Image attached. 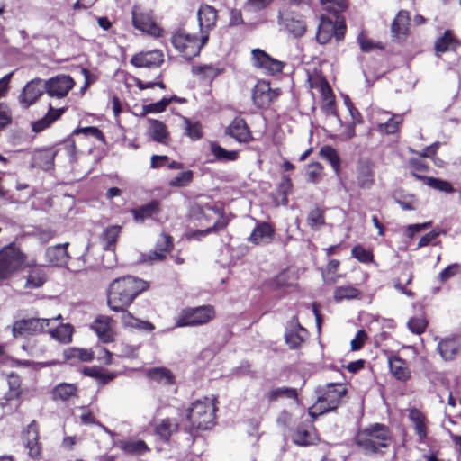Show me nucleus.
Wrapping results in <instances>:
<instances>
[{
	"label": "nucleus",
	"mask_w": 461,
	"mask_h": 461,
	"mask_svg": "<svg viewBox=\"0 0 461 461\" xmlns=\"http://www.w3.org/2000/svg\"><path fill=\"white\" fill-rule=\"evenodd\" d=\"M339 261L337 259H331L327 265V275H323L324 281L328 284H334L337 282L339 276H334L333 274L338 270Z\"/></svg>",
	"instance_id": "57"
},
{
	"label": "nucleus",
	"mask_w": 461,
	"mask_h": 461,
	"mask_svg": "<svg viewBox=\"0 0 461 461\" xmlns=\"http://www.w3.org/2000/svg\"><path fill=\"white\" fill-rule=\"evenodd\" d=\"M409 420L412 422L414 430L422 442L427 438V426L425 415L417 409H411L408 414Z\"/></svg>",
	"instance_id": "26"
},
{
	"label": "nucleus",
	"mask_w": 461,
	"mask_h": 461,
	"mask_svg": "<svg viewBox=\"0 0 461 461\" xmlns=\"http://www.w3.org/2000/svg\"><path fill=\"white\" fill-rule=\"evenodd\" d=\"M320 155L330 164L335 174L339 176L340 170V158L336 149L331 146H324L321 149Z\"/></svg>",
	"instance_id": "42"
},
{
	"label": "nucleus",
	"mask_w": 461,
	"mask_h": 461,
	"mask_svg": "<svg viewBox=\"0 0 461 461\" xmlns=\"http://www.w3.org/2000/svg\"><path fill=\"white\" fill-rule=\"evenodd\" d=\"M39 439V426L32 420L23 431V441L28 456L35 460L41 457L42 446Z\"/></svg>",
	"instance_id": "13"
},
{
	"label": "nucleus",
	"mask_w": 461,
	"mask_h": 461,
	"mask_svg": "<svg viewBox=\"0 0 461 461\" xmlns=\"http://www.w3.org/2000/svg\"><path fill=\"white\" fill-rule=\"evenodd\" d=\"M208 34H202L200 38L187 32L185 29H178L171 38L175 49L185 59H192L197 56L202 47L208 41Z\"/></svg>",
	"instance_id": "6"
},
{
	"label": "nucleus",
	"mask_w": 461,
	"mask_h": 461,
	"mask_svg": "<svg viewBox=\"0 0 461 461\" xmlns=\"http://www.w3.org/2000/svg\"><path fill=\"white\" fill-rule=\"evenodd\" d=\"M67 359H79L83 362L91 361L94 358V352L85 348H70L65 352Z\"/></svg>",
	"instance_id": "48"
},
{
	"label": "nucleus",
	"mask_w": 461,
	"mask_h": 461,
	"mask_svg": "<svg viewBox=\"0 0 461 461\" xmlns=\"http://www.w3.org/2000/svg\"><path fill=\"white\" fill-rule=\"evenodd\" d=\"M336 31V24H334V22H332L330 19L326 17H321L320 24L317 32V41L321 44H325L328 42L331 37L333 36V33Z\"/></svg>",
	"instance_id": "34"
},
{
	"label": "nucleus",
	"mask_w": 461,
	"mask_h": 461,
	"mask_svg": "<svg viewBox=\"0 0 461 461\" xmlns=\"http://www.w3.org/2000/svg\"><path fill=\"white\" fill-rule=\"evenodd\" d=\"M172 248V238L165 233L161 234L160 239L157 242L155 250L149 256L150 260H162Z\"/></svg>",
	"instance_id": "35"
},
{
	"label": "nucleus",
	"mask_w": 461,
	"mask_h": 461,
	"mask_svg": "<svg viewBox=\"0 0 461 461\" xmlns=\"http://www.w3.org/2000/svg\"><path fill=\"white\" fill-rule=\"evenodd\" d=\"M357 41L360 45L361 50L364 52H369L375 48H382L379 43H375L372 40L368 39L363 32L357 36Z\"/></svg>",
	"instance_id": "60"
},
{
	"label": "nucleus",
	"mask_w": 461,
	"mask_h": 461,
	"mask_svg": "<svg viewBox=\"0 0 461 461\" xmlns=\"http://www.w3.org/2000/svg\"><path fill=\"white\" fill-rule=\"evenodd\" d=\"M185 134L193 140H197L203 136L202 125L199 122H193L184 118Z\"/></svg>",
	"instance_id": "47"
},
{
	"label": "nucleus",
	"mask_w": 461,
	"mask_h": 461,
	"mask_svg": "<svg viewBox=\"0 0 461 461\" xmlns=\"http://www.w3.org/2000/svg\"><path fill=\"white\" fill-rule=\"evenodd\" d=\"M357 185L362 189H369L374 184V172L368 162H360L357 167Z\"/></svg>",
	"instance_id": "24"
},
{
	"label": "nucleus",
	"mask_w": 461,
	"mask_h": 461,
	"mask_svg": "<svg viewBox=\"0 0 461 461\" xmlns=\"http://www.w3.org/2000/svg\"><path fill=\"white\" fill-rule=\"evenodd\" d=\"M294 278L290 275L289 271H283L273 278L270 283L272 288H282L289 286L293 284Z\"/></svg>",
	"instance_id": "53"
},
{
	"label": "nucleus",
	"mask_w": 461,
	"mask_h": 461,
	"mask_svg": "<svg viewBox=\"0 0 461 461\" xmlns=\"http://www.w3.org/2000/svg\"><path fill=\"white\" fill-rule=\"evenodd\" d=\"M44 91L46 92L44 81L41 78H34L24 86L19 95V102L23 107L28 108L37 102Z\"/></svg>",
	"instance_id": "16"
},
{
	"label": "nucleus",
	"mask_w": 461,
	"mask_h": 461,
	"mask_svg": "<svg viewBox=\"0 0 461 461\" xmlns=\"http://www.w3.org/2000/svg\"><path fill=\"white\" fill-rule=\"evenodd\" d=\"M221 217V212L212 206L205 205H194L191 210L190 220L198 226L205 227L203 230H189L186 232V238L188 240H201L206 236L212 230H216L224 228L225 222H220Z\"/></svg>",
	"instance_id": "2"
},
{
	"label": "nucleus",
	"mask_w": 461,
	"mask_h": 461,
	"mask_svg": "<svg viewBox=\"0 0 461 461\" xmlns=\"http://www.w3.org/2000/svg\"><path fill=\"white\" fill-rule=\"evenodd\" d=\"M268 397L270 400H276L280 397L297 400V393L294 388L281 387L272 390L269 393Z\"/></svg>",
	"instance_id": "55"
},
{
	"label": "nucleus",
	"mask_w": 461,
	"mask_h": 461,
	"mask_svg": "<svg viewBox=\"0 0 461 461\" xmlns=\"http://www.w3.org/2000/svg\"><path fill=\"white\" fill-rule=\"evenodd\" d=\"M410 16L407 11H400L393 20L391 31L393 37L399 38L406 35L409 30Z\"/></svg>",
	"instance_id": "33"
},
{
	"label": "nucleus",
	"mask_w": 461,
	"mask_h": 461,
	"mask_svg": "<svg viewBox=\"0 0 461 461\" xmlns=\"http://www.w3.org/2000/svg\"><path fill=\"white\" fill-rule=\"evenodd\" d=\"M24 262V254L14 244L4 247L0 250V280L8 278L19 270Z\"/></svg>",
	"instance_id": "7"
},
{
	"label": "nucleus",
	"mask_w": 461,
	"mask_h": 461,
	"mask_svg": "<svg viewBox=\"0 0 461 461\" xmlns=\"http://www.w3.org/2000/svg\"><path fill=\"white\" fill-rule=\"evenodd\" d=\"M177 423L171 419H163L156 425V433L164 440H167L169 437L177 430Z\"/></svg>",
	"instance_id": "40"
},
{
	"label": "nucleus",
	"mask_w": 461,
	"mask_h": 461,
	"mask_svg": "<svg viewBox=\"0 0 461 461\" xmlns=\"http://www.w3.org/2000/svg\"><path fill=\"white\" fill-rule=\"evenodd\" d=\"M50 333L56 340L67 344L71 341L73 327L70 324H61L57 328H49Z\"/></svg>",
	"instance_id": "41"
},
{
	"label": "nucleus",
	"mask_w": 461,
	"mask_h": 461,
	"mask_svg": "<svg viewBox=\"0 0 461 461\" xmlns=\"http://www.w3.org/2000/svg\"><path fill=\"white\" fill-rule=\"evenodd\" d=\"M193 73L206 78H213L219 74V69L212 65L196 66L193 68Z\"/></svg>",
	"instance_id": "58"
},
{
	"label": "nucleus",
	"mask_w": 461,
	"mask_h": 461,
	"mask_svg": "<svg viewBox=\"0 0 461 461\" xmlns=\"http://www.w3.org/2000/svg\"><path fill=\"white\" fill-rule=\"evenodd\" d=\"M253 65L263 69L265 73L275 75L283 70L285 63L271 58L260 49H254L251 51Z\"/></svg>",
	"instance_id": "14"
},
{
	"label": "nucleus",
	"mask_w": 461,
	"mask_h": 461,
	"mask_svg": "<svg viewBox=\"0 0 461 461\" xmlns=\"http://www.w3.org/2000/svg\"><path fill=\"white\" fill-rule=\"evenodd\" d=\"M356 441L366 454H373L379 452L381 447H386L391 438L387 428L376 423L359 432Z\"/></svg>",
	"instance_id": "4"
},
{
	"label": "nucleus",
	"mask_w": 461,
	"mask_h": 461,
	"mask_svg": "<svg viewBox=\"0 0 461 461\" xmlns=\"http://www.w3.org/2000/svg\"><path fill=\"white\" fill-rule=\"evenodd\" d=\"M67 247L68 243L48 248L46 250L48 261L59 266L65 264L68 258Z\"/></svg>",
	"instance_id": "32"
},
{
	"label": "nucleus",
	"mask_w": 461,
	"mask_h": 461,
	"mask_svg": "<svg viewBox=\"0 0 461 461\" xmlns=\"http://www.w3.org/2000/svg\"><path fill=\"white\" fill-rule=\"evenodd\" d=\"M225 134L233 138L239 143H249L253 140L251 131L241 117H235L226 127Z\"/></svg>",
	"instance_id": "18"
},
{
	"label": "nucleus",
	"mask_w": 461,
	"mask_h": 461,
	"mask_svg": "<svg viewBox=\"0 0 461 461\" xmlns=\"http://www.w3.org/2000/svg\"><path fill=\"white\" fill-rule=\"evenodd\" d=\"M7 384L9 391L6 393L5 399L7 401L17 399L21 394V379L18 375L11 373L7 375Z\"/></svg>",
	"instance_id": "45"
},
{
	"label": "nucleus",
	"mask_w": 461,
	"mask_h": 461,
	"mask_svg": "<svg viewBox=\"0 0 461 461\" xmlns=\"http://www.w3.org/2000/svg\"><path fill=\"white\" fill-rule=\"evenodd\" d=\"M164 61V55L160 50L140 52L132 56L131 63L136 68H158Z\"/></svg>",
	"instance_id": "19"
},
{
	"label": "nucleus",
	"mask_w": 461,
	"mask_h": 461,
	"mask_svg": "<svg viewBox=\"0 0 461 461\" xmlns=\"http://www.w3.org/2000/svg\"><path fill=\"white\" fill-rule=\"evenodd\" d=\"M79 133H83L85 135H90V136H93L94 138H95L96 140H104V135H103L102 131L96 127L89 126V127L77 128L73 131V134H75V135H77Z\"/></svg>",
	"instance_id": "63"
},
{
	"label": "nucleus",
	"mask_w": 461,
	"mask_h": 461,
	"mask_svg": "<svg viewBox=\"0 0 461 461\" xmlns=\"http://www.w3.org/2000/svg\"><path fill=\"white\" fill-rule=\"evenodd\" d=\"M322 167L320 163L310 164L307 169L308 181L316 183L321 179Z\"/></svg>",
	"instance_id": "61"
},
{
	"label": "nucleus",
	"mask_w": 461,
	"mask_h": 461,
	"mask_svg": "<svg viewBox=\"0 0 461 461\" xmlns=\"http://www.w3.org/2000/svg\"><path fill=\"white\" fill-rule=\"evenodd\" d=\"M351 252L352 256L360 262L367 263L373 259V254L362 246H355Z\"/></svg>",
	"instance_id": "59"
},
{
	"label": "nucleus",
	"mask_w": 461,
	"mask_h": 461,
	"mask_svg": "<svg viewBox=\"0 0 461 461\" xmlns=\"http://www.w3.org/2000/svg\"><path fill=\"white\" fill-rule=\"evenodd\" d=\"M424 179H425V184L433 189H436V190H438V191H441V192H444L447 194H451V193L455 192L453 186L447 181L435 178V177H425Z\"/></svg>",
	"instance_id": "51"
},
{
	"label": "nucleus",
	"mask_w": 461,
	"mask_h": 461,
	"mask_svg": "<svg viewBox=\"0 0 461 461\" xmlns=\"http://www.w3.org/2000/svg\"><path fill=\"white\" fill-rule=\"evenodd\" d=\"M293 442L298 446L306 447L313 445L318 441L317 435L312 429H306L303 427H299L293 433Z\"/></svg>",
	"instance_id": "28"
},
{
	"label": "nucleus",
	"mask_w": 461,
	"mask_h": 461,
	"mask_svg": "<svg viewBox=\"0 0 461 461\" xmlns=\"http://www.w3.org/2000/svg\"><path fill=\"white\" fill-rule=\"evenodd\" d=\"M199 26L202 34H208L216 23L217 13L216 10L210 5H202L197 13Z\"/></svg>",
	"instance_id": "20"
},
{
	"label": "nucleus",
	"mask_w": 461,
	"mask_h": 461,
	"mask_svg": "<svg viewBox=\"0 0 461 461\" xmlns=\"http://www.w3.org/2000/svg\"><path fill=\"white\" fill-rule=\"evenodd\" d=\"M459 270V265L455 263L452 265L447 266L444 270H442L439 275L438 278L441 282H445L448 280L449 278L453 277L456 275V273Z\"/></svg>",
	"instance_id": "64"
},
{
	"label": "nucleus",
	"mask_w": 461,
	"mask_h": 461,
	"mask_svg": "<svg viewBox=\"0 0 461 461\" xmlns=\"http://www.w3.org/2000/svg\"><path fill=\"white\" fill-rule=\"evenodd\" d=\"M159 211V203L158 201H152L148 204L140 206L131 211L134 219L137 221H143L154 214H157Z\"/></svg>",
	"instance_id": "37"
},
{
	"label": "nucleus",
	"mask_w": 461,
	"mask_h": 461,
	"mask_svg": "<svg viewBox=\"0 0 461 461\" xmlns=\"http://www.w3.org/2000/svg\"><path fill=\"white\" fill-rule=\"evenodd\" d=\"M427 322L423 318H411L408 321L410 330L415 334H421L425 330Z\"/></svg>",
	"instance_id": "62"
},
{
	"label": "nucleus",
	"mask_w": 461,
	"mask_h": 461,
	"mask_svg": "<svg viewBox=\"0 0 461 461\" xmlns=\"http://www.w3.org/2000/svg\"><path fill=\"white\" fill-rule=\"evenodd\" d=\"M148 288V283L131 276L113 280L107 291V304L112 311H123Z\"/></svg>",
	"instance_id": "1"
},
{
	"label": "nucleus",
	"mask_w": 461,
	"mask_h": 461,
	"mask_svg": "<svg viewBox=\"0 0 461 461\" xmlns=\"http://www.w3.org/2000/svg\"><path fill=\"white\" fill-rule=\"evenodd\" d=\"M113 445L118 447L124 453L130 455H142L149 451V447L143 440H113Z\"/></svg>",
	"instance_id": "27"
},
{
	"label": "nucleus",
	"mask_w": 461,
	"mask_h": 461,
	"mask_svg": "<svg viewBox=\"0 0 461 461\" xmlns=\"http://www.w3.org/2000/svg\"><path fill=\"white\" fill-rule=\"evenodd\" d=\"M131 14L134 28L153 37L161 36L162 29L155 23L150 11L144 10L140 6H134Z\"/></svg>",
	"instance_id": "10"
},
{
	"label": "nucleus",
	"mask_w": 461,
	"mask_h": 461,
	"mask_svg": "<svg viewBox=\"0 0 461 461\" xmlns=\"http://www.w3.org/2000/svg\"><path fill=\"white\" fill-rule=\"evenodd\" d=\"M67 110V107L59 109L53 108L51 105L49 108L47 114L41 119L36 121L32 124V130L35 132H40L48 128L51 123L58 120Z\"/></svg>",
	"instance_id": "25"
},
{
	"label": "nucleus",
	"mask_w": 461,
	"mask_h": 461,
	"mask_svg": "<svg viewBox=\"0 0 461 461\" xmlns=\"http://www.w3.org/2000/svg\"><path fill=\"white\" fill-rule=\"evenodd\" d=\"M149 134L152 140L163 144H166L169 139L166 125L156 120L150 122Z\"/></svg>",
	"instance_id": "39"
},
{
	"label": "nucleus",
	"mask_w": 461,
	"mask_h": 461,
	"mask_svg": "<svg viewBox=\"0 0 461 461\" xmlns=\"http://www.w3.org/2000/svg\"><path fill=\"white\" fill-rule=\"evenodd\" d=\"M114 326L115 322L111 317L99 315L93 321L90 328L103 343H110L114 339Z\"/></svg>",
	"instance_id": "17"
},
{
	"label": "nucleus",
	"mask_w": 461,
	"mask_h": 461,
	"mask_svg": "<svg viewBox=\"0 0 461 461\" xmlns=\"http://www.w3.org/2000/svg\"><path fill=\"white\" fill-rule=\"evenodd\" d=\"M389 367L392 375L399 381H406L411 376L407 364L398 357L389 358Z\"/></svg>",
	"instance_id": "31"
},
{
	"label": "nucleus",
	"mask_w": 461,
	"mask_h": 461,
	"mask_svg": "<svg viewBox=\"0 0 461 461\" xmlns=\"http://www.w3.org/2000/svg\"><path fill=\"white\" fill-rule=\"evenodd\" d=\"M459 341L456 338L442 339L438 344V351L445 360H452L459 350Z\"/></svg>",
	"instance_id": "22"
},
{
	"label": "nucleus",
	"mask_w": 461,
	"mask_h": 461,
	"mask_svg": "<svg viewBox=\"0 0 461 461\" xmlns=\"http://www.w3.org/2000/svg\"><path fill=\"white\" fill-rule=\"evenodd\" d=\"M45 282V276L40 270L32 271L26 281V287L37 288L41 286Z\"/></svg>",
	"instance_id": "56"
},
{
	"label": "nucleus",
	"mask_w": 461,
	"mask_h": 461,
	"mask_svg": "<svg viewBox=\"0 0 461 461\" xmlns=\"http://www.w3.org/2000/svg\"><path fill=\"white\" fill-rule=\"evenodd\" d=\"M273 236L274 229L271 225L267 222H262L255 227L249 240L255 245L267 244L272 240Z\"/></svg>",
	"instance_id": "21"
},
{
	"label": "nucleus",
	"mask_w": 461,
	"mask_h": 461,
	"mask_svg": "<svg viewBox=\"0 0 461 461\" xmlns=\"http://www.w3.org/2000/svg\"><path fill=\"white\" fill-rule=\"evenodd\" d=\"M194 173L192 170H185L168 181V185L171 187H185L187 186L193 180Z\"/></svg>",
	"instance_id": "50"
},
{
	"label": "nucleus",
	"mask_w": 461,
	"mask_h": 461,
	"mask_svg": "<svg viewBox=\"0 0 461 461\" xmlns=\"http://www.w3.org/2000/svg\"><path fill=\"white\" fill-rule=\"evenodd\" d=\"M52 319L45 318H30L26 320H18L14 321L12 327L13 336L26 337L43 332L48 328Z\"/></svg>",
	"instance_id": "9"
},
{
	"label": "nucleus",
	"mask_w": 461,
	"mask_h": 461,
	"mask_svg": "<svg viewBox=\"0 0 461 461\" xmlns=\"http://www.w3.org/2000/svg\"><path fill=\"white\" fill-rule=\"evenodd\" d=\"M215 316V311L212 306L203 305L195 308H186L182 310L176 322V327L197 326L209 322Z\"/></svg>",
	"instance_id": "8"
},
{
	"label": "nucleus",
	"mask_w": 461,
	"mask_h": 461,
	"mask_svg": "<svg viewBox=\"0 0 461 461\" xmlns=\"http://www.w3.org/2000/svg\"><path fill=\"white\" fill-rule=\"evenodd\" d=\"M77 392L75 384L61 383L52 389L51 395L54 401L66 402L75 397Z\"/></svg>",
	"instance_id": "30"
},
{
	"label": "nucleus",
	"mask_w": 461,
	"mask_h": 461,
	"mask_svg": "<svg viewBox=\"0 0 461 461\" xmlns=\"http://www.w3.org/2000/svg\"><path fill=\"white\" fill-rule=\"evenodd\" d=\"M46 93L50 97L63 98L74 87V79L68 75H58L44 81Z\"/></svg>",
	"instance_id": "12"
},
{
	"label": "nucleus",
	"mask_w": 461,
	"mask_h": 461,
	"mask_svg": "<svg viewBox=\"0 0 461 461\" xmlns=\"http://www.w3.org/2000/svg\"><path fill=\"white\" fill-rule=\"evenodd\" d=\"M346 392L347 390L343 384H328L323 393L318 397L316 402L309 408V414L312 417H316L337 409Z\"/></svg>",
	"instance_id": "5"
},
{
	"label": "nucleus",
	"mask_w": 461,
	"mask_h": 461,
	"mask_svg": "<svg viewBox=\"0 0 461 461\" xmlns=\"http://www.w3.org/2000/svg\"><path fill=\"white\" fill-rule=\"evenodd\" d=\"M400 122L401 118L398 115H393L384 122L379 121L378 131L381 133L393 134L397 131Z\"/></svg>",
	"instance_id": "46"
},
{
	"label": "nucleus",
	"mask_w": 461,
	"mask_h": 461,
	"mask_svg": "<svg viewBox=\"0 0 461 461\" xmlns=\"http://www.w3.org/2000/svg\"><path fill=\"white\" fill-rule=\"evenodd\" d=\"M360 291L352 285L338 286L334 290L333 297L337 302L358 298Z\"/></svg>",
	"instance_id": "43"
},
{
	"label": "nucleus",
	"mask_w": 461,
	"mask_h": 461,
	"mask_svg": "<svg viewBox=\"0 0 461 461\" xmlns=\"http://www.w3.org/2000/svg\"><path fill=\"white\" fill-rule=\"evenodd\" d=\"M308 225L314 230L320 229L325 224L324 212L320 208L311 210L307 216Z\"/></svg>",
	"instance_id": "49"
},
{
	"label": "nucleus",
	"mask_w": 461,
	"mask_h": 461,
	"mask_svg": "<svg viewBox=\"0 0 461 461\" xmlns=\"http://www.w3.org/2000/svg\"><path fill=\"white\" fill-rule=\"evenodd\" d=\"M122 312L121 321L124 327L136 328L140 330H152L153 324L149 321H143L134 317L127 309L120 311Z\"/></svg>",
	"instance_id": "36"
},
{
	"label": "nucleus",
	"mask_w": 461,
	"mask_h": 461,
	"mask_svg": "<svg viewBox=\"0 0 461 461\" xmlns=\"http://www.w3.org/2000/svg\"><path fill=\"white\" fill-rule=\"evenodd\" d=\"M322 7L328 12H343L348 8L347 0H320Z\"/></svg>",
	"instance_id": "54"
},
{
	"label": "nucleus",
	"mask_w": 461,
	"mask_h": 461,
	"mask_svg": "<svg viewBox=\"0 0 461 461\" xmlns=\"http://www.w3.org/2000/svg\"><path fill=\"white\" fill-rule=\"evenodd\" d=\"M279 25L282 30L294 37H301L306 32L304 20L298 14L288 10L279 13Z\"/></svg>",
	"instance_id": "11"
},
{
	"label": "nucleus",
	"mask_w": 461,
	"mask_h": 461,
	"mask_svg": "<svg viewBox=\"0 0 461 461\" xmlns=\"http://www.w3.org/2000/svg\"><path fill=\"white\" fill-rule=\"evenodd\" d=\"M211 151L220 161H235L238 157V151L227 150L216 143L211 144Z\"/></svg>",
	"instance_id": "44"
},
{
	"label": "nucleus",
	"mask_w": 461,
	"mask_h": 461,
	"mask_svg": "<svg viewBox=\"0 0 461 461\" xmlns=\"http://www.w3.org/2000/svg\"><path fill=\"white\" fill-rule=\"evenodd\" d=\"M305 333L306 330L299 326L297 331H289L285 334V341L290 348H295L303 343Z\"/></svg>",
	"instance_id": "52"
},
{
	"label": "nucleus",
	"mask_w": 461,
	"mask_h": 461,
	"mask_svg": "<svg viewBox=\"0 0 461 461\" xmlns=\"http://www.w3.org/2000/svg\"><path fill=\"white\" fill-rule=\"evenodd\" d=\"M214 397H205L192 403L186 415V429L190 432L194 430H206L212 428L215 420Z\"/></svg>",
	"instance_id": "3"
},
{
	"label": "nucleus",
	"mask_w": 461,
	"mask_h": 461,
	"mask_svg": "<svg viewBox=\"0 0 461 461\" xmlns=\"http://www.w3.org/2000/svg\"><path fill=\"white\" fill-rule=\"evenodd\" d=\"M280 95V89H271L269 83L258 81L252 93L254 104L259 108H266Z\"/></svg>",
	"instance_id": "15"
},
{
	"label": "nucleus",
	"mask_w": 461,
	"mask_h": 461,
	"mask_svg": "<svg viewBox=\"0 0 461 461\" xmlns=\"http://www.w3.org/2000/svg\"><path fill=\"white\" fill-rule=\"evenodd\" d=\"M149 379L160 384H170L174 381L172 373L166 367H154L146 371Z\"/></svg>",
	"instance_id": "38"
},
{
	"label": "nucleus",
	"mask_w": 461,
	"mask_h": 461,
	"mask_svg": "<svg viewBox=\"0 0 461 461\" xmlns=\"http://www.w3.org/2000/svg\"><path fill=\"white\" fill-rule=\"evenodd\" d=\"M121 232L122 227L119 225H112L105 228L100 235V243L103 249L113 251Z\"/></svg>",
	"instance_id": "23"
},
{
	"label": "nucleus",
	"mask_w": 461,
	"mask_h": 461,
	"mask_svg": "<svg viewBox=\"0 0 461 461\" xmlns=\"http://www.w3.org/2000/svg\"><path fill=\"white\" fill-rule=\"evenodd\" d=\"M459 46V42L453 37L451 32L446 31L445 33L436 41L435 51L438 56H440L442 53L449 50L456 51Z\"/></svg>",
	"instance_id": "29"
}]
</instances>
